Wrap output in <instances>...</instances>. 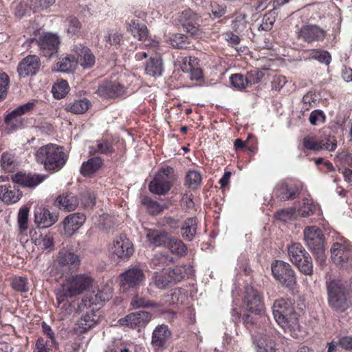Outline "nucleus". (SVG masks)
Wrapping results in <instances>:
<instances>
[{
    "instance_id": "58836bf2",
    "label": "nucleus",
    "mask_w": 352,
    "mask_h": 352,
    "mask_svg": "<svg viewBox=\"0 0 352 352\" xmlns=\"http://www.w3.org/2000/svg\"><path fill=\"white\" fill-rule=\"evenodd\" d=\"M145 70L151 76H160L163 72L162 60L160 58H151L146 63Z\"/></svg>"
},
{
    "instance_id": "c85d7f7f",
    "label": "nucleus",
    "mask_w": 352,
    "mask_h": 352,
    "mask_svg": "<svg viewBox=\"0 0 352 352\" xmlns=\"http://www.w3.org/2000/svg\"><path fill=\"white\" fill-rule=\"evenodd\" d=\"M170 337L171 332L167 325H158L153 332L151 344L155 349H162Z\"/></svg>"
},
{
    "instance_id": "e433bc0d",
    "label": "nucleus",
    "mask_w": 352,
    "mask_h": 352,
    "mask_svg": "<svg viewBox=\"0 0 352 352\" xmlns=\"http://www.w3.org/2000/svg\"><path fill=\"white\" fill-rule=\"evenodd\" d=\"M91 106V102L86 98L76 100L66 105L65 110L75 114L85 113Z\"/></svg>"
},
{
    "instance_id": "3c124183",
    "label": "nucleus",
    "mask_w": 352,
    "mask_h": 352,
    "mask_svg": "<svg viewBox=\"0 0 352 352\" xmlns=\"http://www.w3.org/2000/svg\"><path fill=\"white\" fill-rule=\"evenodd\" d=\"M131 305L134 309H139L142 307H157V305L144 297L136 295L131 299Z\"/></svg>"
},
{
    "instance_id": "4d7b16f0",
    "label": "nucleus",
    "mask_w": 352,
    "mask_h": 352,
    "mask_svg": "<svg viewBox=\"0 0 352 352\" xmlns=\"http://www.w3.org/2000/svg\"><path fill=\"white\" fill-rule=\"evenodd\" d=\"M168 276L170 278L171 282L176 283L182 280L185 276L184 267L178 266L173 270L168 271Z\"/></svg>"
},
{
    "instance_id": "69168bd1",
    "label": "nucleus",
    "mask_w": 352,
    "mask_h": 352,
    "mask_svg": "<svg viewBox=\"0 0 352 352\" xmlns=\"http://www.w3.org/2000/svg\"><path fill=\"white\" fill-rule=\"evenodd\" d=\"M122 38V34L117 31H111L105 36V41L111 45L119 44Z\"/></svg>"
},
{
    "instance_id": "79ce46f5",
    "label": "nucleus",
    "mask_w": 352,
    "mask_h": 352,
    "mask_svg": "<svg viewBox=\"0 0 352 352\" xmlns=\"http://www.w3.org/2000/svg\"><path fill=\"white\" fill-rule=\"evenodd\" d=\"M166 247L173 254L179 256H184L187 254V247L180 239L171 237Z\"/></svg>"
},
{
    "instance_id": "c9c22d12",
    "label": "nucleus",
    "mask_w": 352,
    "mask_h": 352,
    "mask_svg": "<svg viewBox=\"0 0 352 352\" xmlns=\"http://www.w3.org/2000/svg\"><path fill=\"white\" fill-rule=\"evenodd\" d=\"M103 164V160L100 157H95L89 159L87 162H83L80 168V173L83 176H91L98 170Z\"/></svg>"
},
{
    "instance_id": "de8ad7c7",
    "label": "nucleus",
    "mask_w": 352,
    "mask_h": 352,
    "mask_svg": "<svg viewBox=\"0 0 352 352\" xmlns=\"http://www.w3.org/2000/svg\"><path fill=\"white\" fill-rule=\"evenodd\" d=\"M29 212L30 210L27 207L21 208L19 210L17 223L21 233L24 232L28 228Z\"/></svg>"
},
{
    "instance_id": "a211bd4d",
    "label": "nucleus",
    "mask_w": 352,
    "mask_h": 352,
    "mask_svg": "<svg viewBox=\"0 0 352 352\" xmlns=\"http://www.w3.org/2000/svg\"><path fill=\"white\" fill-rule=\"evenodd\" d=\"M45 177L41 175L18 172L11 176V180L23 187L34 188L43 182Z\"/></svg>"
},
{
    "instance_id": "338daca9",
    "label": "nucleus",
    "mask_w": 352,
    "mask_h": 352,
    "mask_svg": "<svg viewBox=\"0 0 352 352\" xmlns=\"http://www.w3.org/2000/svg\"><path fill=\"white\" fill-rule=\"evenodd\" d=\"M186 36L182 34H175L171 41V43L174 47L177 48H183L186 45Z\"/></svg>"
},
{
    "instance_id": "dca6fc26",
    "label": "nucleus",
    "mask_w": 352,
    "mask_h": 352,
    "mask_svg": "<svg viewBox=\"0 0 352 352\" xmlns=\"http://www.w3.org/2000/svg\"><path fill=\"white\" fill-rule=\"evenodd\" d=\"M151 313L144 311H140L131 313L125 317L120 318L118 323L122 326H126L131 328L145 327L151 320Z\"/></svg>"
},
{
    "instance_id": "5fc2aeb1",
    "label": "nucleus",
    "mask_w": 352,
    "mask_h": 352,
    "mask_svg": "<svg viewBox=\"0 0 352 352\" xmlns=\"http://www.w3.org/2000/svg\"><path fill=\"white\" fill-rule=\"evenodd\" d=\"M230 81L232 87L242 90L248 87L245 76L241 74H232L230 78Z\"/></svg>"
},
{
    "instance_id": "37998d69",
    "label": "nucleus",
    "mask_w": 352,
    "mask_h": 352,
    "mask_svg": "<svg viewBox=\"0 0 352 352\" xmlns=\"http://www.w3.org/2000/svg\"><path fill=\"white\" fill-rule=\"evenodd\" d=\"M141 203L145 207L147 212L152 215L159 214L165 208L164 206L160 205L157 201L146 196L142 197Z\"/></svg>"
},
{
    "instance_id": "f704fd0d",
    "label": "nucleus",
    "mask_w": 352,
    "mask_h": 352,
    "mask_svg": "<svg viewBox=\"0 0 352 352\" xmlns=\"http://www.w3.org/2000/svg\"><path fill=\"white\" fill-rule=\"evenodd\" d=\"M197 218L191 217L186 219L181 228L183 238L188 241H192L197 232Z\"/></svg>"
},
{
    "instance_id": "473e14b6",
    "label": "nucleus",
    "mask_w": 352,
    "mask_h": 352,
    "mask_svg": "<svg viewBox=\"0 0 352 352\" xmlns=\"http://www.w3.org/2000/svg\"><path fill=\"white\" fill-rule=\"evenodd\" d=\"M128 30L133 36L140 41L144 40L148 36L147 27L143 23H141L139 19H129Z\"/></svg>"
},
{
    "instance_id": "72a5a7b5",
    "label": "nucleus",
    "mask_w": 352,
    "mask_h": 352,
    "mask_svg": "<svg viewBox=\"0 0 352 352\" xmlns=\"http://www.w3.org/2000/svg\"><path fill=\"white\" fill-rule=\"evenodd\" d=\"M256 352H275L276 343L274 339L268 335H259L255 338Z\"/></svg>"
},
{
    "instance_id": "412c9836",
    "label": "nucleus",
    "mask_w": 352,
    "mask_h": 352,
    "mask_svg": "<svg viewBox=\"0 0 352 352\" xmlns=\"http://www.w3.org/2000/svg\"><path fill=\"white\" fill-rule=\"evenodd\" d=\"M58 219V214L51 212L46 208H39L34 212V221L39 228H50L56 223Z\"/></svg>"
},
{
    "instance_id": "f8f14e48",
    "label": "nucleus",
    "mask_w": 352,
    "mask_h": 352,
    "mask_svg": "<svg viewBox=\"0 0 352 352\" xmlns=\"http://www.w3.org/2000/svg\"><path fill=\"white\" fill-rule=\"evenodd\" d=\"M331 258L337 265L344 268L352 266V248L349 246L335 242L331 248Z\"/></svg>"
},
{
    "instance_id": "9b49d317",
    "label": "nucleus",
    "mask_w": 352,
    "mask_h": 352,
    "mask_svg": "<svg viewBox=\"0 0 352 352\" xmlns=\"http://www.w3.org/2000/svg\"><path fill=\"white\" fill-rule=\"evenodd\" d=\"M133 253L132 242L123 234L116 238L110 247V254L114 259L128 260Z\"/></svg>"
},
{
    "instance_id": "f03ea898",
    "label": "nucleus",
    "mask_w": 352,
    "mask_h": 352,
    "mask_svg": "<svg viewBox=\"0 0 352 352\" xmlns=\"http://www.w3.org/2000/svg\"><path fill=\"white\" fill-rule=\"evenodd\" d=\"M326 288L328 305L331 309L338 313L347 310L350 305L349 293L344 283L331 275L327 277Z\"/></svg>"
},
{
    "instance_id": "393cba45",
    "label": "nucleus",
    "mask_w": 352,
    "mask_h": 352,
    "mask_svg": "<svg viewBox=\"0 0 352 352\" xmlns=\"http://www.w3.org/2000/svg\"><path fill=\"white\" fill-rule=\"evenodd\" d=\"M99 320V315L91 310L83 315L78 321L74 330L77 334H82L94 327Z\"/></svg>"
},
{
    "instance_id": "6e6552de",
    "label": "nucleus",
    "mask_w": 352,
    "mask_h": 352,
    "mask_svg": "<svg viewBox=\"0 0 352 352\" xmlns=\"http://www.w3.org/2000/svg\"><path fill=\"white\" fill-rule=\"evenodd\" d=\"M274 278L283 287L293 289L296 284L295 273L291 265L282 261H276L271 266Z\"/></svg>"
},
{
    "instance_id": "9d476101",
    "label": "nucleus",
    "mask_w": 352,
    "mask_h": 352,
    "mask_svg": "<svg viewBox=\"0 0 352 352\" xmlns=\"http://www.w3.org/2000/svg\"><path fill=\"white\" fill-rule=\"evenodd\" d=\"M327 36V31L314 24L302 25L296 31V37L307 43L322 42Z\"/></svg>"
},
{
    "instance_id": "a19ab883",
    "label": "nucleus",
    "mask_w": 352,
    "mask_h": 352,
    "mask_svg": "<svg viewBox=\"0 0 352 352\" xmlns=\"http://www.w3.org/2000/svg\"><path fill=\"white\" fill-rule=\"evenodd\" d=\"M321 142L311 135L305 136L302 140V146L304 152L310 151L317 153L322 151Z\"/></svg>"
},
{
    "instance_id": "423d86ee",
    "label": "nucleus",
    "mask_w": 352,
    "mask_h": 352,
    "mask_svg": "<svg viewBox=\"0 0 352 352\" xmlns=\"http://www.w3.org/2000/svg\"><path fill=\"white\" fill-rule=\"evenodd\" d=\"M287 254L290 261L298 267L302 273L306 275L312 274V259L300 243H293L289 245Z\"/></svg>"
},
{
    "instance_id": "774afa93",
    "label": "nucleus",
    "mask_w": 352,
    "mask_h": 352,
    "mask_svg": "<svg viewBox=\"0 0 352 352\" xmlns=\"http://www.w3.org/2000/svg\"><path fill=\"white\" fill-rule=\"evenodd\" d=\"M153 263L155 265H158L159 267H164L167 265L169 262L168 256L165 254H156L152 260Z\"/></svg>"
},
{
    "instance_id": "1a4fd4ad",
    "label": "nucleus",
    "mask_w": 352,
    "mask_h": 352,
    "mask_svg": "<svg viewBox=\"0 0 352 352\" xmlns=\"http://www.w3.org/2000/svg\"><path fill=\"white\" fill-rule=\"evenodd\" d=\"M146 277L139 267L128 269L120 275V285L123 292L139 288L145 281Z\"/></svg>"
},
{
    "instance_id": "bf43d9fd",
    "label": "nucleus",
    "mask_w": 352,
    "mask_h": 352,
    "mask_svg": "<svg viewBox=\"0 0 352 352\" xmlns=\"http://www.w3.org/2000/svg\"><path fill=\"white\" fill-rule=\"evenodd\" d=\"M309 122L312 125H318L325 122V116L322 110L313 111L309 116Z\"/></svg>"
},
{
    "instance_id": "20e7f679",
    "label": "nucleus",
    "mask_w": 352,
    "mask_h": 352,
    "mask_svg": "<svg viewBox=\"0 0 352 352\" xmlns=\"http://www.w3.org/2000/svg\"><path fill=\"white\" fill-rule=\"evenodd\" d=\"M35 158L46 170L52 171L60 170L67 160L62 147L53 144L40 147L35 153Z\"/></svg>"
},
{
    "instance_id": "2f4dec72",
    "label": "nucleus",
    "mask_w": 352,
    "mask_h": 352,
    "mask_svg": "<svg viewBox=\"0 0 352 352\" xmlns=\"http://www.w3.org/2000/svg\"><path fill=\"white\" fill-rule=\"evenodd\" d=\"M56 204L60 210L70 212L78 207L79 201L72 193H67L58 196L56 198Z\"/></svg>"
},
{
    "instance_id": "5701e85b",
    "label": "nucleus",
    "mask_w": 352,
    "mask_h": 352,
    "mask_svg": "<svg viewBox=\"0 0 352 352\" xmlns=\"http://www.w3.org/2000/svg\"><path fill=\"white\" fill-rule=\"evenodd\" d=\"M274 193L281 201L294 199L298 195V188L293 184L282 181L276 185Z\"/></svg>"
},
{
    "instance_id": "8fccbe9b",
    "label": "nucleus",
    "mask_w": 352,
    "mask_h": 352,
    "mask_svg": "<svg viewBox=\"0 0 352 352\" xmlns=\"http://www.w3.org/2000/svg\"><path fill=\"white\" fill-rule=\"evenodd\" d=\"M201 175L196 170H189L186 176V184L190 188H197L201 182Z\"/></svg>"
},
{
    "instance_id": "052dcab7",
    "label": "nucleus",
    "mask_w": 352,
    "mask_h": 352,
    "mask_svg": "<svg viewBox=\"0 0 352 352\" xmlns=\"http://www.w3.org/2000/svg\"><path fill=\"white\" fill-rule=\"evenodd\" d=\"M322 150L334 151L337 148V140L334 137L329 136L324 140H320Z\"/></svg>"
},
{
    "instance_id": "4468645a",
    "label": "nucleus",
    "mask_w": 352,
    "mask_h": 352,
    "mask_svg": "<svg viewBox=\"0 0 352 352\" xmlns=\"http://www.w3.org/2000/svg\"><path fill=\"white\" fill-rule=\"evenodd\" d=\"M244 302L246 309L255 314H262L265 311L263 297L258 290L247 286L245 291Z\"/></svg>"
},
{
    "instance_id": "4c0bfd02",
    "label": "nucleus",
    "mask_w": 352,
    "mask_h": 352,
    "mask_svg": "<svg viewBox=\"0 0 352 352\" xmlns=\"http://www.w3.org/2000/svg\"><path fill=\"white\" fill-rule=\"evenodd\" d=\"M64 27L67 35L73 36L80 32L82 25L76 16H69L65 20Z\"/></svg>"
},
{
    "instance_id": "a878e982",
    "label": "nucleus",
    "mask_w": 352,
    "mask_h": 352,
    "mask_svg": "<svg viewBox=\"0 0 352 352\" xmlns=\"http://www.w3.org/2000/svg\"><path fill=\"white\" fill-rule=\"evenodd\" d=\"M35 105L34 102H29L14 109L5 118V122L8 126L15 129L20 123L19 118L24 113L32 110Z\"/></svg>"
},
{
    "instance_id": "0eeeda50",
    "label": "nucleus",
    "mask_w": 352,
    "mask_h": 352,
    "mask_svg": "<svg viewBox=\"0 0 352 352\" xmlns=\"http://www.w3.org/2000/svg\"><path fill=\"white\" fill-rule=\"evenodd\" d=\"M304 239L306 245L318 258L324 261V237L322 230L315 226H309L304 230Z\"/></svg>"
},
{
    "instance_id": "13d9d810",
    "label": "nucleus",
    "mask_w": 352,
    "mask_h": 352,
    "mask_svg": "<svg viewBox=\"0 0 352 352\" xmlns=\"http://www.w3.org/2000/svg\"><path fill=\"white\" fill-rule=\"evenodd\" d=\"M81 203L84 208H92L96 204V196L90 192L86 191L82 194Z\"/></svg>"
},
{
    "instance_id": "2eb2a0df",
    "label": "nucleus",
    "mask_w": 352,
    "mask_h": 352,
    "mask_svg": "<svg viewBox=\"0 0 352 352\" xmlns=\"http://www.w3.org/2000/svg\"><path fill=\"white\" fill-rule=\"evenodd\" d=\"M34 40L45 56H51L55 54L60 43L58 36L49 32L41 34L38 39Z\"/></svg>"
},
{
    "instance_id": "b1692460",
    "label": "nucleus",
    "mask_w": 352,
    "mask_h": 352,
    "mask_svg": "<svg viewBox=\"0 0 352 352\" xmlns=\"http://www.w3.org/2000/svg\"><path fill=\"white\" fill-rule=\"evenodd\" d=\"M22 192L10 184L0 186V200L7 205L18 202L22 197Z\"/></svg>"
},
{
    "instance_id": "4be33fe9",
    "label": "nucleus",
    "mask_w": 352,
    "mask_h": 352,
    "mask_svg": "<svg viewBox=\"0 0 352 352\" xmlns=\"http://www.w3.org/2000/svg\"><path fill=\"white\" fill-rule=\"evenodd\" d=\"M56 261L60 266L70 269H78L80 265L79 256L74 252L65 248L59 250L56 257Z\"/></svg>"
},
{
    "instance_id": "49530a36",
    "label": "nucleus",
    "mask_w": 352,
    "mask_h": 352,
    "mask_svg": "<svg viewBox=\"0 0 352 352\" xmlns=\"http://www.w3.org/2000/svg\"><path fill=\"white\" fill-rule=\"evenodd\" d=\"M69 89L68 82L66 80H62L54 85L52 91L55 98L60 99L68 94Z\"/></svg>"
},
{
    "instance_id": "c03bdc74",
    "label": "nucleus",
    "mask_w": 352,
    "mask_h": 352,
    "mask_svg": "<svg viewBox=\"0 0 352 352\" xmlns=\"http://www.w3.org/2000/svg\"><path fill=\"white\" fill-rule=\"evenodd\" d=\"M113 151L111 144L104 140H98L96 142V146H91L89 150L90 155L100 154H109Z\"/></svg>"
},
{
    "instance_id": "c756f323",
    "label": "nucleus",
    "mask_w": 352,
    "mask_h": 352,
    "mask_svg": "<svg viewBox=\"0 0 352 352\" xmlns=\"http://www.w3.org/2000/svg\"><path fill=\"white\" fill-rule=\"evenodd\" d=\"M86 217L84 214L76 212L69 214L63 221V224L65 234L72 235L85 222Z\"/></svg>"
},
{
    "instance_id": "e2e57ef3",
    "label": "nucleus",
    "mask_w": 352,
    "mask_h": 352,
    "mask_svg": "<svg viewBox=\"0 0 352 352\" xmlns=\"http://www.w3.org/2000/svg\"><path fill=\"white\" fill-rule=\"evenodd\" d=\"M8 83V76L5 72L0 71V99L4 98Z\"/></svg>"
},
{
    "instance_id": "6ab92c4d",
    "label": "nucleus",
    "mask_w": 352,
    "mask_h": 352,
    "mask_svg": "<svg viewBox=\"0 0 352 352\" xmlns=\"http://www.w3.org/2000/svg\"><path fill=\"white\" fill-rule=\"evenodd\" d=\"M73 51L77 55V64L79 63L84 69H89L94 65L95 56L87 47L76 44L74 45Z\"/></svg>"
},
{
    "instance_id": "0e129e2a",
    "label": "nucleus",
    "mask_w": 352,
    "mask_h": 352,
    "mask_svg": "<svg viewBox=\"0 0 352 352\" xmlns=\"http://www.w3.org/2000/svg\"><path fill=\"white\" fill-rule=\"evenodd\" d=\"M295 210L294 208L281 209L276 212V217L283 221L291 219Z\"/></svg>"
},
{
    "instance_id": "680f3d73",
    "label": "nucleus",
    "mask_w": 352,
    "mask_h": 352,
    "mask_svg": "<svg viewBox=\"0 0 352 352\" xmlns=\"http://www.w3.org/2000/svg\"><path fill=\"white\" fill-rule=\"evenodd\" d=\"M315 60L320 63L328 65L331 62V56L329 52L319 49Z\"/></svg>"
},
{
    "instance_id": "7c9ffc66",
    "label": "nucleus",
    "mask_w": 352,
    "mask_h": 352,
    "mask_svg": "<svg viewBox=\"0 0 352 352\" xmlns=\"http://www.w3.org/2000/svg\"><path fill=\"white\" fill-rule=\"evenodd\" d=\"M171 236L164 230L150 229L146 233V239L151 245L154 247H166Z\"/></svg>"
},
{
    "instance_id": "09e8293b",
    "label": "nucleus",
    "mask_w": 352,
    "mask_h": 352,
    "mask_svg": "<svg viewBox=\"0 0 352 352\" xmlns=\"http://www.w3.org/2000/svg\"><path fill=\"white\" fill-rule=\"evenodd\" d=\"M153 281L155 285L161 289L166 288L168 284L172 283L170 278L168 276V271L165 272L155 273L153 278Z\"/></svg>"
},
{
    "instance_id": "bb28decb",
    "label": "nucleus",
    "mask_w": 352,
    "mask_h": 352,
    "mask_svg": "<svg viewBox=\"0 0 352 352\" xmlns=\"http://www.w3.org/2000/svg\"><path fill=\"white\" fill-rule=\"evenodd\" d=\"M35 105L34 102H29L14 109L5 118V122L8 126L15 129L20 123L19 118L24 113L32 110Z\"/></svg>"
},
{
    "instance_id": "603ef678",
    "label": "nucleus",
    "mask_w": 352,
    "mask_h": 352,
    "mask_svg": "<svg viewBox=\"0 0 352 352\" xmlns=\"http://www.w3.org/2000/svg\"><path fill=\"white\" fill-rule=\"evenodd\" d=\"M12 287L15 291L21 293H26L29 291V283L25 277H14L12 281Z\"/></svg>"
},
{
    "instance_id": "ddd939ff",
    "label": "nucleus",
    "mask_w": 352,
    "mask_h": 352,
    "mask_svg": "<svg viewBox=\"0 0 352 352\" xmlns=\"http://www.w3.org/2000/svg\"><path fill=\"white\" fill-rule=\"evenodd\" d=\"M199 15L190 9L182 11L177 16V21L184 30L195 38H199L201 34L199 28Z\"/></svg>"
},
{
    "instance_id": "7ed1b4c3",
    "label": "nucleus",
    "mask_w": 352,
    "mask_h": 352,
    "mask_svg": "<svg viewBox=\"0 0 352 352\" xmlns=\"http://www.w3.org/2000/svg\"><path fill=\"white\" fill-rule=\"evenodd\" d=\"M93 278L89 274H79L67 276L57 290V300L60 303L64 298H73L89 289Z\"/></svg>"
},
{
    "instance_id": "6e6d98bb",
    "label": "nucleus",
    "mask_w": 352,
    "mask_h": 352,
    "mask_svg": "<svg viewBox=\"0 0 352 352\" xmlns=\"http://www.w3.org/2000/svg\"><path fill=\"white\" fill-rule=\"evenodd\" d=\"M263 76V72L258 69H252L248 72L245 76L248 87L259 82Z\"/></svg>"
},
{
    "instance_id": "aec40b11",
    "label": "nucleus",
    "mask_w": 352,
    "mask_h": 352,
    "mask_svg": "<svg viewBox=\"0 0 352 352\" xmlns=\"http://www.w3.org/2000/svg\"><path fill=\"white\" fill-rule=\"evenodd\" d=\"M125 91L124 86L116 82H104L96 91L97 94L104 98L119 97Z\"/></svg>"
},
{
    "instance_id": "39448f33",
    "label": "nucleus",
    "mask_w": 352,
    "mask_h": 352,
    "mask_svg": "<svg viewBox=\"0 0 352 352\" xmlns=\"http://www.w3.org/2000/svg\"><path fill=\"white\" fill-rule=\"evenodd\" d=\"M177 176L170 166L162 167L148 185L151 192L157 195H166L173 186Z\"/></svg>"
},
{
    "instance_id": "a18cd8bd",
    "label": "nucleus",
    "mask_w": 352,
    "mask_h": 352,
    "mask_svg": "<svg viewBox=\"0 0 352 352\" xmlns=\"http://www.w3.org/2000/svg\"><path fill=\"white\" fill-rule=\"evenodd\" d=\"M1 168L6 172H12L16 166L14 155L10 152H3L0 161Z\"/></svg>"
},
{
    "instance_id": "cd10ccee",
    "label": "nucleus",
    "mask_w": 352,
    "mask_h": 352,
    "mask_svg": "<svg viewBox=\"0 0 352 352\" xmlns=\"http://www.w3.org/2000/svg\"><path fill=\"white\" fill-rule=\"evenodd\" d=\"M35 105L34 102H29L14 109L5 118V122L8 126L15 129L20 123L19 118L24 113L32 110Z\"/></svg>"
},
{
    "instance_id": "864d4df0",
    "label": "nucleus",
    "mask_w": 352,
    "mask_h": 352,
    "mask_svg": "<svg viewBox=\"0 0 352 352\" xmlns=\"http://www.w3.org/2000/svg\"><path fill=\"white\" fill-rule=\"evenodd\" d=\"M275 21V12L272 10L270 11L264 15L262 23L260 25L258 30H262L266 32L270 31L272 28Z\"/></svg>"
},
{
    "instance_id": "f3484780",
    "label": "nucleus",
    "mask_w": 352,
    "mask_h": 352,
    "mask_svg": "<svg viewBox=\"0 0 352 352\" xmlns=\"http://www.w3.org/2000/svg\"><path fill=\"white\" fill-rule=\"evenodd\" d=\"M41 66L40 58L36 55H29L19 64L17 72L21 78L35 75Z\"/></svg>"
},
{
    "instance_id": "ea45409f",
    "label": "nucleus",
    "mask_w": 352,
    "mask_h": 352,
    "mask_svg": "<svg viewBox=\"0 0 352 352\" xmlns=\"http://www.w3.org/2000/svg\"><path fill=\"white\" fill-rule=\"evenodd\" d=\"M76 66L77 61L74 58L65 56L59 59L54 69L60 72H72Z\"/></svg>"
},
{
    "instance_id": "f257e3e1",
    "label": "nucleus",
    "mask_w": 352,
    "mask_h": 352,
    "mask_svg": "<svg viewBox=\"0 0 352 352\" xmlns=\"http://www.w3.org/2000/svg\"><path fill=\"white\" fill-rule=\"evenodd\" d=\"M272 311L276 322L286 333L295 338L300 336L298 314L295 311L291 300L283 298L275 300Z\"/></svg>"
}]
</instances>
